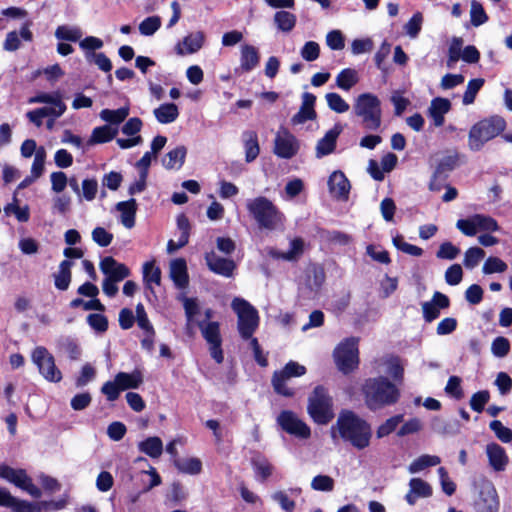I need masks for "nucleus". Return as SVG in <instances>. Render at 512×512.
Listing matches in <instances>:
<instances>
[{
    "label": "nucleus",
    "instance_id": "obj_1",
    "mask_svg": "<svg viewBox=\"0 0 512 512\" xmlns=\"http://www.w3.org/2000/svg\"><path fill=\"white\" fill-rule=\"evenodd\" d=\"M331 437L349 443L357 450H363L370 445L372 438L371 425L350 410L339 413L336 423L331 427Z\"/></svg>",
    "mask_w": 512,
    "mask_h": 512
},
{
    "label": "nucleus",
    "instance_id": "obj_2",
    "mask_svg": "<svg viewBox=\"0 0 512 512\" xmlns=\"http://www.w3.org/2000/svg\"><path fill=\"white\" fill-rule=\"evenodd\" d=\"M362 393L366 406L371 411H377L396 404L400 398V390L384 376L365 380Z\"/></svg>",
    "mask_w": 512,
    "mask_h": 512
},
{
    "label": "nucleus",
    "instance_id": "obj_3",
    "mask_svg": "<svg viewBox=\"0 0 512 512\" xmlns=\"http://www.w3.org/2000/svg\"><path fill=\"white\" fill-rule=\"evenodd\" d=\"M506 128L503 117L494 115L475 123L468 135V147L471 151H480L484 145L501 134Z\"/></svg>",
    "mask_w": 512,
    "mask_h": 512
},
{
    "label": "nucleus",
    "instance_id": "obj_4",
    "mask_svg": "<svg viewBox=\"0 0 512 512\" xmlns=\"http://www.w3.org/2000/svg\"><path fill=\"white\" fill-rule=\"evenodd\" d=\"M353 110L355 115L361 118L365 129L376 131L380 128L382 110L381 102L376 95L372 93L360 94L355 100Z\"/></svg>",
    "mask_w": 512,
    "mask_h": 512
},
{
    "label": "nucleus",
    "instance_id": "obj_5",
    "mask_svg": "<svg viewBox=\"0 0 512 512\" xmlns=\"http://www.w3.org/2000/svg\"><path fill=\"white\" fill-rule=\"evenodd\" d=\"M307 411L313 421L326 425L334 418L333 400L327 389L316 386L308 398Z\"/></svg>",
    "mask_w": 512,
    "mask_h": 512
},
{
    "label": "nucleus",
    "instance_id": "obj_6",
    "mask_svg": "<svg viewBox=\"0 0 512 512\" xmlns=\"http://www.w3.org/2000/svg\"><path fill=\"white\" fill-rule=\"evenodd\" d=\"M231 308L237 315V328L244 340L250 339L259 326V314L257 309L243 298L235 297Z\"/></svg>",
    "mask_w": 512,
    "mask_h": 512
},
{
    "label": "nucleus",
    "instance_id": "obj_7",
    "mask_svg": "<svg viewBox=\"0 0 512 512\" xmlns=\"http://www.w3.org/2000/svg\"><path fill=\"white\" fill-rule=\"evenodd\" d=\"M247 209L257 224H279L284 216L271 200L259 196L247 202Z\"/></svg>",
    "mask_w": 512,
    "mask_h": 512
},
{
    "label": "nucleus",
    "instance_id": "obj_8",
    "mask_svg": "<svg viewBox=\"0 0 512 512\" xmlns=\"http://www.w3.org/2000/svg\"><path fill=\"white\" fill-rule=\"evenodd\" d=\"M142 381V375L137 370L132 373L119 372L113 381H107L103 384L101 392L106 396L107 400L115 401L118 399L121 391L138 388Z\"/></svg>",
    "mask_w": 512,
    "mask_h": 512
},
{
    "label": "nucleus",
    "instance_id": "obj_9",
    "mask_svg": "<svg viewBox=\"0 0 512 512\" xmlns=\"http://www.w3.org/2000/svg\"><path fill=\"white\" fill-rule=\"evenodd\" d=\"M358 338L350 337L343 340L334 350L336 365L343 373H349L359 363Z\"/></svg>",
    "mask_w": 512,
    "mask_h": 512
},
{
    "label": "nucleus",
    "instance_id": "obj_10",
    "mask_svg": "<svg viewBox=\"0 0 512 512\" xmlns=\"http://www.w3.org/2000/svg\"><path fill=\"white\" fill-rule=\"evenodd\" d=\"M0 478L14 484L35 498L41 496V490L32 481V478L24 469H16L5 464H0Z\"/></svg>",
    "mask_w": 512,
    "mask_h": 512
},
{
    "label": "nucleus",
    "instance_id": "obj_11",
    "mask_svg": "<svg viewBox=\"0 0 512 512\" xmlns=\"http://www.w3.org/2000/svg\"><path fill=\"white\" fill-rule=\"evenodd\" d=\"M32 361L37 365L40 374L50 382H59L62 379L61 371L56 367L54 357L43 347H36L31 355Z\"/></svg>",
    "mask_w": 512,
    "mask_h": 512
},
{
    "label": "nucleus",
    "instance_id": "obj_12",
    "mask_svg": "<svg viewBox=\"0 0 512 512\" xmlns=\"http://www.w3.org/2000/svg\"><path fill=\"white\" fill-rule=\"evenodd\" d=\"M306 373L305 366L289 361L282 370L276 371L272 377V385L274 390L283 396H292L293 391L286 386V380L292 377H300Z\"/></svg>",
    "mask_w": 512,
    "mask_h": 512
},
{
    "label": "nucleus",
    "instance_id": "obj_13",
    "mask_svg": "<svg viewBox=\"0 0 512 512\" xmlns=\"http://www.w3.org/2000/svg\"><path fill=\"white\" fill-rule=\"evenodd\" d=\"M202 336L209 344L211 357L218 363H222L224 356L221 348L222 339L220 335V325L218 322L199 323Z\"/></svg>",
    "mask_w": 512,
    "mask_h": 512
},
{
    "label": "nucleus",
    "instance_id": "obj_14",
    "mask_svg": "<svg viewBox=\"0 0 512 512\" xmlns=\"http://www.w3.org/2000/svg\"><path fill=\"white\" fill-rule=\"evenodd\" d=\"M300 149L298 139L287 129H280L274 139V154L282 159L293 158Z\"/></svg>",
    "mask_w": 512,
    "mask_h": 512
},
{
    "label": "nucleus",
    "instance_id": "obj_15",
    "mask_svg": "<svg viewBox=\"0 0 512 512\" xmlns=\"http://www.w3.org/2000/svg\"><path fill=\"white\" fill-rule=\"evenodd\" d=\"M277 423L288 434L301 439H307L311 430L306 423L300 420L292 411H282L277 417Z\"/></svg>",
    "mask_w": 512,
    "mask_h": 512
},
{
    "label": "nucleus",
    "instance_id": "obj_16",
    "mask_svg": "<svg viewBox=\"0 0 512 512\" xmlns=\"http://www.w3.org/2000/svg\"><path fill=\"white\" fill-rule=\"evenodd\" d=\"M325 282V272L319 266H312L306 272L305 280L301 284L299 291L302 297L314 299Z\"/></svg>",
    "mask_w": 512,
    "mask_h": 512
},
{
    "label": "nucleus",
    "instance_id": "obj_17",
    "mask_svg": "<svg viewBox=\"0 0 512 512\" xmlns=\"http://www.w3.org/2000/svg\"><path fill=\"white\" fill-rule=\"evenodd\" d=\"M500 501L497 490L490 482L482 485L474 503L475 512H499Z\"/></svg>",
    "mask_w": 512,
    "mask_h": 512
},
{
    "label": "nucleus",
    "instance_id": "obj_18",
    "mask_svg": "<svg viewBox=\"0 0 512 512\" xmlns=\"http://www.w3.org/2000/svg\"><path fill=\"white\" fill-rule=\"evenodd\" d=\"M204 259L208 269L222 277H234L237 264L234 260L219 256L215 251L206 252Z\"/></svg>",
    "mask_w": 512,
    "mask_h": 512
},
{
    "label": "nucleus",
    "instance_id": "obj_19",
    "mask_svg": "<svg viewBox=\"0 0 512 512\" xmlns=\"http://www.w3.org/2000/svg\"><path fill=\"white\" fill-rule=\"evenodd\" d=\"M100 270L105 278L111 281L121 282L130 276V269L123 263L116 261L113 257L107 256L100 262Z\"/></svg>",
    "mask_w": 512,
    "mask_h": 512
},
{
    "label": "nucleus",
    "instance_id": "obj_20",
    "mask_svg": "<svg viewBox=\"0 0 512 512\" xmlns=\"http://www.w3.org/2000/svg\"><path fill=\"white\" fill-rule=\"evenodd\" d=\"M328 187L330 194L342 201L348 200L350 193V182L342 171H334L328 179Z\"/></svg>",
    "mask_w": 512,
    "mask_h": 512
},
{
    "label": "nucleus",
    "instance_id": "obj_21",
    "mask_svg": "<svg viewBox=\"0 0 512 512\" xmlns=\"http://www.w3.org/2000/svg\"><path fill=\"white\" fill-rule=\"evenodd\" d=\"M0 506L11 508V512H40L36 504L14 497L5 488H0Z\"/></svg>",
    "mask_w": 512,
    "mask_h": 512
},
{
    "label": "nucleus",
    "instance_id": "obj_22",
    "mask_svg": "<svg viewBox=\"0 0 512 512\" xmlns=\"http://www.w3.org/2000/svg\"><path fill=\"white\" fill-rule=\"evenodd\" d=\"M342 131L343 127L340 124H335L332 129L327 131L326 134L318 140L316 145L317 158L320 159L334 152L337 139Z\"/></svg>",
    "mask_w": 512,
    "mask_h": 512
},
{
    "label": "nucleus",
    "instance_id": "obj_23",
    "mask_svg": "<svg viewBox=\"0 0 512 512\" xmlns=\"http://www.w3.org/2000/svg\"><path fill=\"white\" fill-rule=\"evenodd\" d=\"M316 96L309 92L302 94V104L299 111L292 117L291 122L294 125L303 124L309 120H314L317 117L314 109Z\"/></svg>",
    "mask_w": 512,
    "mask_h": 512
},
{
    "label": "nucleus",
    "instance_id": "obj_24",
    "mask_svg": "<svg viewBox=\"0 0 512 512\" xmlns=\"http://www.w3.org/2000/svg\"><path fill=\"white\" fill-rule=\"evenodd\" d=\"M305 243L301 238H293L290 240V247L287 251H281L278 249H271L269 255L273 259L284 260L288 262L298 261L304 253Z\"/></svg>",
    "mask_w": 512,
    "mask_h": 512
},
{
    "label": "nucleus",
    "instance_id": "obj_25",
    "mask_svg": "<svg viewBox=\"0 0 512 512\" xmlns=\"http://www.w3.org/2000/svg\"><path fill=\"white\" fill-rule=\"evenodd\" d=\"M486 455L490 466L496 472L504 471L508 465L509 458L505 449L497 443H489L486 446Z\"/></svg>",
    "mask_w": 512,
    "mask_h": 512
},
{
    "label": "nucleus",
    "instance_id": "obj_26",
    "mask_svg": "<svg viewBox=\"0 0 512 512\" xmlns=\"http://www.w3.org/2000/svg\"><path fill=\"white\" fill-rule=\"evenodd\" d=\"M205 40V35L201 31L193 32L184 37L182 42H179L176 47L178 55L193 54L199 51Z\"/></svg>",
    "mask_w": 512,
    "mask_h": 512
},
{
    "label": "nucleus",
    "instance_id": "obj_27",
    "mask_svg": "<svg viewBox=\"0 0 512 512\" xmlns=\"http://www.w3.org/2000/svg\"><path fill=\"white\" fill-rule=\"evenodd\" d=\"M432 495V487L421 478H412L409 481V491L405 500L409 505H414L418 498H427Z\"/></svg>",
    "mask_w": 512,
    "mask_h": 512
},
{
    "label": "nucleus",
    "instance_id": "obj_28",
    "mask_svg": "<svg viewBox=\"0 0 512 512\" xmlns=\"http://www.w3.org/2000/svg\"><path fill=\"white\" fill-rule=\"evenodd\" d=\"M169 274L177 288H187L189 284V276L187 272V264L183 258H176L170 262Z\"/></svg>",
    "mask_w": 512,
    "mask_h": 512
},
{
    "label": "nucleus",
    "instance_id": "obj_29",
    "mask_svg": "<svg viewBox=\"0 0 512 512\" xmlns=\"http://www.w3.org/2000/svg\"><path fill=\"white\" fill-rule=\"evenodd\" d=\"M450 109L451 102L446 98L437 97L431 101L428 114L433 119L436 127H440L444 124V115L448 113Z\"/></svg>",
    "mask_w": 512,
    "mask_h": 512
},
{
    "label": "nucleus",
    "instance_id": "obj_30",
    "mask_svg": "<svg viewBox=\"0 0 512 512\" xmlns=\"http://www.w3.org/2000/svg\"><path fill=\"white\" fill-rule=\"evenodd\" d=\"M241 139L245 150V161L251 163L260 153L258 135L253 130H246L242 133Z\"/></svg>",
    "mask_w": 512,
    "mask_h": 512
},
{
    "label": "nucleus",
    "instance_id": "obj_31",
    "mask_svg": "<svg viewBox=\"0 0 512 512\" xmlns=\"http://www.w3.org/2000/svg\"><path fill=\"white\" fill-rule=\"evenodd\" d=\"M21 39L25 41H32L33 34L29 29V25L25 24L21 27L20 32L11 31L6 35V39L3 44V48L6 51H16L20 48Z\"/></svg>",
    "mask_w": 512,
    "mask_h": 512
},
{
    "label": "nucleus",
    "instance_id": "obj_32",
    "mask_svg": "<svg viewBox=\"0 0 512 512\" xmlns=\"http://www.w3.org/2000/svg\"><path fill=\"white\" fill-rule=\"evenodd\" d=\"M260 61L258 49L252 45L245 44L241 47L240 67L244 72L255 69Z\"/></svg>",
    "mask_w": 512,
    "mask_h": 512
},
{
    "label": "nucleus",
    "instance_id": "obj_33",
    "mask_svg": "<svg viewBox=\"0 0 512 512\" xmlns=\"http://www.w3.org/2000/svg\"><path fill=\"white\" fill-rule=\"evenodd\" d=\"M142 273L146 288L154 293L153 285L160 286L161 284V269L156 265L155 260L145 262Z\"/></svg>",
    "mask_w": 512,
    "mask_h": 512
},
{
    "label": "nucleus",
    "instance_id": "obj_34",
    "mask_svg": "<svg viewBox=\"0 0 512 512\" xmlns=\"http://www.w3.org/2000/svg\"><path fill=\"white\" fill-rule=\"evenodd\" d=\"M187 149L180 145L170 150L162 159V164L166 169H180L184 164Z\"/></svg>",
    "mask_w": 512,
    "mask_h": 512
},
{
    "label": "nucleus",
    "instance_id": "obj_35",
    "mask_svg": "<svg viewBox=\"0 0 512 512\" xmlns=\"http://www.w3.org/2000/svg\"><path fill=\"white\" fill-rule=\"evenodd\" d=\"M153 113L157 121L161 124L172 123L179 116L178 107L174 103L161 104L158 108L154 109Z\"/></svg>",
    "mask_w": 512,
    "mask_h": 512
},
{
    "label": "nucleus",
    "instance_id": "obj_36",
    "mask_svg": "<svg viewBox=\"0 0 512 512\" xmlns=\"http://www.w3.org/2000/svg\"><path fill=\"white\" fill-rule=\"evenodd\" d=\"M117 133L118 129L112 128L109 125L96 127L91 133V136L88 140V145L107 143L114 139Z\"/></svg>",
    "mask_w": 512,
    "mask_h": 512
},
{
    "label": "nucleus",
    "instance_id": "obj_37",
    "mask_svg": "<svg viewBox=\"0 0 512 512\" xmlns=\"http://www.w3.org/2000/svg\"><path fill=\"white\" fill-rule=\"evenodd\" d=\"M138 449L151 458H158L163 452V442L157 436L148 437L144 441L139 442Z\"/></svg>",
    "mask_w": 512,
    "mask_h": 512
},
{
    "label": "nucleus",
    "instance_id": "obj_38",
    "mask_svg": "<svg viewBox=\"0 0 512 512\" xmlns=\"http://www.w3.org/2000/svg\"><path fill=\"white\" fill-rule=\"evenodd\" d=\"M72 262L63 260L59 265L58 272L54 275L55 287L59 290L65 291L68 289L71 282V267Z\"/></svg>",
    "mask_w": 512,
    "mask_h": 512
},
{
    "label": "nucleus",
    "instance_id": "obj_39",
    "mask_svg": "<svg viewBox=\"0 0 512 512\" xmlns=\"http://www.w3.org/2000/svg\"><path fill=\"white\" fill-rule=\"evenodd\" d=\"M441 459L436 455L424 454L413 460L408 466L410 474H416L428 467L436 466L440 464Z\"/></svg>",
    "mask_w": 512,
    "mask_h": 512
},
{
    "label": "nucleus",
    "instance_id": "obj_40",
    "mask_svg": "<svg viewBox=\"0 0 512 512\" xmlns=\"http://www.w3.org/2000/svg\"><path fill=\"white\" fill-rule=\"evenodd\" d=\"M190 226H178L177 232L174 237L167 243V252L169 254L174 253L178 249L184 247L189 240Z\"/></svg>",
    "mask_w": 512,
    "mask_h": 512
},
{
    "label": "nucleus",
    "instance_id": "obj_41",
    "mask_svg": "<svg viewBox=\"0 0 512 512\" xmlns=\"http://www.w3.org/2000/svg\"><path fill=\"white\" fill-rule=\"evenodd\" d=\"M273 20L277 28L285 33L292 31L297 22L296 16L285 10L277 11Z\"/></svg>",
    "mask_w": 512,
    "mask_h": 512
},
{
    "label": "nucleus",
    "instance_id": "obj_42",
    "mask_svg": "<svg viewBox=\"0 0 512 512\" xmlns=\"http://www.w3.org/2000/svg\"><path fill=\"white\" fill-rule=\"evenodd\" d=\"M174 465L180 472L185 474L197 475L202 471V462L196 457L175 459Z\"/></svg>",
    "mask_w": 512,
    "mask_h": 512
},
{
    "label": "nucleus",
    "instance_id": "obj_43",
    "mask_svg": "<svg viewBox=\"0 0 512 512\" xmlns=\"http://www.w3.org/2000/svg\"><path fill=\"white\" fill-rule=\"evenodd\" d=\"M128 115H129L128 107H121L116 110L103 109L99 114L100 118L103 121H105L111 125H116V126L119 125L120 123H122L127 118Z\"/></svg>",
    "mask_w": 512,
    "mask_h": 512
},
{
    "label": "nucleus",
    "instance_id": "obj_44",
    "mask_svg": "<svg viewBox=\"0 0 512 512\" xmlns=\"http://www.w3.org/2000/svg\"><path fill=\"white\" fill-rule=\"evenodd\" d=\"M117 210L120 213L122 224H134L136 213L135 199L119 202L117 204Z\"/></svg>",
    "mask_w": 512,
    "mask_h": 512
},
{
    "label": "nucleus",
    "instance_id": "obj_45",
    "mask_svg": "<svg viewBox=\"0 0 512 512\" xmlns=\"http://www.w3.org/2000/svg\"><path fill=\"white\" fill-rule=\"evenodd\" d=\"M357 82V72L351 68L343 69L336 77V85L345 91H349Z\"/></svg>",
    "mask_w": 512,
    "mask_h": 512
},
{
    "label": "nucleus",
    "instance_id": "obj_46",
    "mask_svg": "<svg viewBox=\"0 0 512 512\" xmlns=\"http://www.w3.org/2000/svg\"><path fill=\"white\" fill-rule=\"evenodd\" d=\"M459 156L458 153H453L444 156L440 159L435 171L437 175H443L448 178L450 172H452L458 166Z\"/></svg>",
    "mask_w": 512,
    "mask_h": 512
},
{
    "label": "nucleus",
    "instance_id": "obj_47",
    "mask_svg": "<svg viewBox=\"0 0 512 512\" xmlns=\"http://www.w3.org/2000/svg\"><path fill=\"white\" fill-rule=\"evenodd\" d=\"M82 35L83 33L81 29L76 26L61 25L58 26L55 31V37L57 39L71 42H76L80 40Z\"/></svg>",
    "mask_w": 512,
    "mask_h": 512
},
{
    "label": "nucleus",
    "instance_id": "obj_48",
    "mask_svg": "<svg viewBox=\"0 0 512 512\" xmlns=\"http://www.w3.org/2000/svg\"><path fill=\"white\" fill-rule=\"evenodd\" d=\"M60 349L65 352L72 360H76L81 355V348L77 341L69 336L61 337L58 341Z\"/></svg>",
    "mask_w": 512,
    "mask_h": 512
},
{
    "label": "nucleus",
    "instance_id": "obj_49",
    "mask_svg": "<svg viewBox=\"0 0 512 512\" xmlns=\"http://www.w3.org/2000/svg\"><path fill=\"white\" fill-rule=\"evenodd\" d=\"M484 84V79L482 78H475L471 79L466 87V90L463 95V104L464 105H470L474 103L475 98L479 90L482 88Z\"/></svg>",
    "mask_w": 512,
    "mask_h": 512
},
{
    "label": "nucleus",
    "instance_id": "obj_50",
    "mask_svg": "<svg viewBox=\"0 0 512 512\" xmlns=\"http://www.w3.org/2000/svg\"><path fill=\"white\" fill-rule=\"evenodd\" d=\"M403 422V415H395L388 418L384 423H382L376 431V435L378 438H383L391 434L397 426Z\"/></svg>",
    "mask_w": 512,
    "mask_h": 512
},
{
    "label": "nucleus",
    "instance_id": "obj_51",
    "mask_svg": "<svg viewBox=\"0 0 512 512\" xmlns=\"http://www.w3.org/2000/svg\"><path fill=\"white\" fill-rule=\"evenodd\" d=\"M138 327L143 330L144 333L155 334L153 325L151 324L148 315L145 311L144 305L138 303L136 305V320Z\"/></svg>",
    "mask_w": 512,
    "mask_h": 512
},
{
    "label": "nucleus",
    "instance_id": "obj_52",
    "mask_svg": "<svg viewBox=\"0 0 512 512\" xmlns=\"http://www.w3.org/2000/svg\"><path fill=\"white\" fill-rule=\"evenodd\" d=\"M325 98L328 107L336 113H345L349 110V104L338 93H327Z\"/></svg>",
    "mask_w": 512,
    "mask_h": 512
},
{
    "label": "nucleus",
    "instance_id": "obj_53",
    "mask_svg": "<svg viewBox=\"0 0 512 512\" xmlns=\"http://www.w3.org/2000/svg\"><path fill=\"white\" fill-rule=\"evenodd\" d=\"M485 252L479 247H471L465 252L463 264L468 269L475 268L484 258Z\"/></svg>",
    "mask_w": 512,
    "mask_h": 512
},
{
    "label": "nucleus",
    "instance_id": "obj_54",
    "mask_svg": "<svg viewBox=\"0 0 512 512\" xmlns=\"http://www.w3.org/2000/svg\"><path fill=\"white\" fill-rule=\"evenodd\" d=\"M463 39L460 37H453L448 48L447 66L452 67L453 64L459 61L462 54Z\"/></svg>",
    "mask_w": 512,
    "mask_h": 512
},
{
    "label": "nucleus",
    "instance_id": "obj_55",
    "mask_svg": "<svg viewBox=\"0 0 512 512\" xmlns=\"http://www.w3.org/2000/svg\"><path fill=\"white\" fill-rule=\"evenodd\" d=\"M270 497L274 502L278 503L281 509L285 512H293L296 507L295 501L289 498L286 491H275Z\"/></svg>",
    "mask_w": 512,
    "mask_h": 512
},
{
    "label": "nucleus",
    "instance_id": "obj_56",
    "mask_svg": "<svg viewBox=\"0 0 512 512\" xmlns=\"http://www.w3.org/2000/svg\"><path fill=\"white\" fill-rule=\"evenodd\" d=\"M334 485V479L328 475H317L311 481V488L315 491L331 492Z\"/></svg>",
    "mask_w": 512,
    "mask_h": 512
},
{
    "label": "nucleus",
    "instance_id": "obj_57",
    "mask_svg": "<svg viewBox=\"0 0 512 512\" xmlns=\"http://www.w3.org/2000/svg\"><path fill=\"white\" fill-rule=\"evenodd\" d=\"M85 57L87 61L94 62L104 72H110L112 69L111 60L102 52H86Z\"/></svg>",
    "mask_w": 512,
    "mask_h": 512
},
{
    "label": "nucleus",
    "instance_id": "obj_58",
    "mask_svg": "<svg viewBox=\"0 0 512 512\" xmlns=\"http://www.w3.org/2000/svg\"><path fill=\"white\" fill-rule=\"evenodd\" d=\"M252 464L257 477H259L261 481H265L272 475L273 466L265 458H256L252 461Z\"/></svg>",
    "mask_w": 512,
    "mask_h": 512
},
{
    "label": "nucleus",
    "instance_id": "obj_59",
    "mask_svg": "<svg viewBox=\"0 0 512 512\" xmlns=\"http://www.w3.org/2000/svg\"><path fill=\"white\" fill-rule=\"evenodd\" d=\"M489 428L495 433L496 437L503 443L512 441V430L502 424L499 420H493L489 424Z\"/></svg>",
    "mask_w": 512,
    "mask_h": 512
},
{
    "label": "nucleus",
    "instance_id": "obj_60",
    "mask_svg": "<svg viewBox=\"0 0 512 512\" xmlns=\"http://www.w3.org/2000/svg\"><path fill=\"white\" fill-rule=\"evenodd\" d=\"M161 26L159 16H150L145 18L139 25V31L144 36L153 35Z\"/></svg>",
    "mask_w": 512,
    "mask_h": 512
},
{
    "label": "nucleus",
    "instance_id": "obj_61",
    "mask_svg": "<svg viewBox=\"0 0 512 512\" xmlns=\"http://www.w3.org/2000/svg\"><path fill=\"white\" fill-rule=\"evenodd\" d=\"M470 16L471 24L475 27L484 24L488 20V16L484 11L483 6L475 0L471 2Z\"/></svg>",
    "mask_w": 512,
    "mask_h": 512
},
{
    "label": "nucleus",
    "instance_id": "obj_62",
    "mask_svg": "<svg viewBox=\"0 0 512 512\" xmlns=\"http://www.w3.org/2000/svg\"><path fill=\"white\" fill-rule=\"evenodd\" d=\"M422 22V14L420 12H416L404 26L406 34L410 38H416L421 31Z\"/></svg>",
    "mask_w": 512,
    "mask_h": 512
},
{
    "label": "nucleus",
    "instance_id": "obj_63",
    "mask_svg": "<svg viewBox=\"0 0 512 512\" xmlns=\"http://www.w3.org/2000/svg\"><path fill=\"white\" fill-rule=\"evenodd\" d=\"M507 269V264L498 257L486 259L482 271L484 274L502 273Z\"/></svg>",
    "mask_w": 512,
    "mask_h": 512
},
{
    "label": "nucleus",
    "instance_id": "obj_64",
    "mask_svg": "<svg viewBox=\"0 0 512 512\" xmlns=\"http://www.w3.org/2000/svg\"><path fill=\"white\" fill-rule=\"evenodd\" d=\"M87 323L98 333H104L108 329V319L103 314L92 313L87 316Z\"/></svg>",
    "mask_w": 512,
    "mask_h": 512
}]
</instances>
